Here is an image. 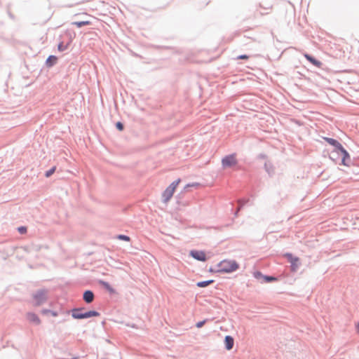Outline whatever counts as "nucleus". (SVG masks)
I'll use <instances>...</instances> for the list:
<instances>
[{
  "mask_svg": "<svg viewBox=\"0 0 359 359\" xmlns=\"http://www.w3.org/2000/svg\"><path fill=\"white\" fill-rule=\"evenodd\" d=\"M72 317L76 319L88 318L98 316L99 313L95 311L83 312L82 309H74L72 311Z\"/></svg>",
  "mask_w": 359,
  "mask_h": 359,
  "instance_id": "7ed1b4c3",
  "label": "nucleus"
},
{
  "mask_svg": "<svg viewBox=\"0 0 359 359\" xmlns=\"http://www.w3.org/2000/svg\"><path fill=\"white\" fill-rule=\"evenodd\" d=\"M290 258V262L294 266L295 263L299 261L298 258H292V255H288Z\"/></svg>",
  "mask_w": 359,
  "mask_h": 359,
  "instance_id": "aec40b11",
  "label": "nucleus"
},
{
  "mask_svg": "<svg viewBox=\"0 0 359 359\" xmlns=\"http://www.w3.org/2000/svg\"><path fill=\"white\" fill-rule=\"evenodd\" d=\"M191 255L196 259L199 261H205L206 255L203 251H191Z\"/></svg>",
  "mask_w": 359,
  "mask_h": 359,
  "instance_id": "423d86ee",
  "label": "nucleus"
},
{
  "mask_svg": "<svg viewBox=\"0 0 359 359\" xmlns=\"http://www.w3.org/2000/svg\"><path fill=\"white\" fill-rule=\"evenodd\" d=\"M265 279H266L267 281H272V280H276V278L272 277V276H266V277H265Z\"/></svg>",
  "mask_w": 359,
  "mask_h": 359,
  "instance_id": "393cba45",
  "label": "nucleus"
},
{
  "mask_svg": "<svg viewBox=\"0 0 359 359\" xmlns=\"http://www.w3.org/2000/svg\"><path fill=\"white\" fill-rule=\"evenodd\" d=\"M34 298L35 299L34 305L39 306L46 299V292L44 291H39L34 296Z\"/></svg>",
  "mask_w": 359,
  "mask_h": 359,
  "instance_id": "39448f33",
  "label": "nucleus"
},
{
  "mask_svg": "<svg viewBox=\"0 0 359 359\" xmlns=\"http://www.w3.org/2000/svg\"><path fill=\"white\" fill-rule=\"evenodd\" d=\"M69 43H70V42H69L67 44H64L63 42H60L57 46L58 50L62 52V51L67 50L69 46Z\"/></svg>",
  "mask_w": 359,
  "mask_h": 359,
  "instance_id": "dca6fc26",
  "label": "nucleus"
},
{
  "mask_svg": "<svg viewBox=\"0 0 359 359\" xmlns=\"http://www.w3.org/2000/svg\"><path fill=\"white\" fill-rule=\"evenodd\" d=\"M72 24L76 25L77 27L80 28L85 25H91V22L89 20H84V21L74 22Z\"/></svg>",
  "mask_w": 359,
  "mask_h": 359,
  "instance_id": "4468645a",
  "label": "nucleus"
},
{
  "mask_svg": "<svg viewBox=\"0 0 359 359\" xmlns=\"http://www.w3.org/2000/svg\"><path fill=\"white\" fill-rule=\"evenodd\" d=\"M213 280H206V281H201V282H198L197 283V286L199 287H207L208 285H210L211 283H213Z\"/></svg>",
  "mask_w": 359,
  "mask_h": 359,
  "instance_id": "2eb2a0df",
  "label": "nucleus"
},
{
  "mask_svg": "<svg viewBox=\"0 0 359 359\" xmlns=\"http://www.w3.org/2000/svg\"><path fill=\"white\" fill-rule=\"evenodd\" d=\"M18 231H19L20 233L23 234V233H26V231H27V229H26V227H25V226H21V227H19V228H18Z\"/></svg>",
  "mask_w": 359,
  "mask_h": 359,
  "instance_id": "412c9836",
  "label": "nucleus"
},
{
  "mask_svg": "<svg viewBox=\"0 0 359 359\" xmlns=\"http://www.w3.org/2000/svg\"><path fill=\"white\" fill-rule=\"evenodd\" d=\"M41 313L44 315L49 314V315H52L54 317L57 316V313L56 311H50L48 309H43V310H42Z\"/></svg>",
  "mask_w": 359,
  "mask_h": 359,
  "instance_id": "f3484780",
  "label": "nucleus"
},
{
  "mask_svg": "<svg viewBox=\"0 0 359 359\" xmlns=\"http://www.w3.org/2000/svg\"><path fill=\"white\" fill-rule=\"evenodd\" d=\"M116 238L119 240H123V241H125L127 242H129L130 241V237L128 236H125V235H118V236H117Z\"/></svg>",
  "mask_w": 359,
  "mask_h": 359,
  "instance_id": "a211bd4d",
  "label": "nucleus"
},
{
  "mask_svg": "<svg viewBox=\"0 0 359 359\" xmlns=\"http://www.w3.org/2000/svg\"><path fill=\"white\" fill-rule=\"evenodd\" d=\"M116 126L119 130H122L123 129V126L121 122L116 123Z\"/></svg>",
  "mask_w": 359,
  "mask_h": 359,
  "instance_id": "b1692460",
  "label": "nucleus"
},
{
  "mask_svg": "<svg viewBox=\"0 0 359 359\" xmlns=\"http://www.w3.org/2000/svg\"><path fill=\"white\" fill-rule=\"evenodd\" d=\"M304 56L306 58L307 60H309L311 63H312L314 66L317 67H320L322 65L321 62L319 60L315 59L313 57L311 56L310 55L305 53Z\"/></svg>",
  "mask_w": 359,
  "mask_h": 359,
  "instance_id": "9b49d317",
  "label": "nucleus"
},
{
  "mask_svg": "<svg viewBox=\"0 0 359 359\" xmlns=\"http://www.w3.org/2000/svg\"><path fill=\"white\" fill-rule=\"evenodd\" d=\"M217 267V270L213 271L211 269L210 271L219 273H231L236 271L239 265L234 260L224 259L218 264Z\"/></svg>",
  "mask_w": 359,
  "mask_h": 359,
  "instance_id": "f257e3e1",
  "label": "nucleus"
},
{
  "mask_svg": "<svg viewBox=\"0 0 359 359\" xmlns=\"http://www.w3.org/2000/svg\"><path fill=\"white\" fill-rule=\"evenodd\" d=\"M198 186V183H194V184H187V187H197Z\"/></svg>",
  "mask_w": 359,
  "mask_h": 359,
  "instance_id": "a878e982",
  "label": "nucleus"
},
{
  "mask_svg": "<svg viewBox=\"0 0 359 359\" xmlns=\"http://www.w3.org/2000/svg\"><path fill=\"white\" fill-rule=\"evenodd\" d=\"M238 163L236 155L235 154L226 156L222 160V164L223 168H231L235 166Z\"/></svg>",
  "mask_w": 359,
  "mask_h": 359,
  "instance_id": "20e7f679",
  "label": "nucleus"
},
{
  "mask_svg": "<svg viewBox=\"0 0 359 359\" xmlns=\"http://www.w3.org/2000/svg\"><path fill=\"white\" fill-rule=\"evenodd\" d=\"M224 344L225 347L228 351L232 349L234 344L233 338L231 336H226L224 339Z\"/></svg>",
  "mask_w": 359,
  "mask_h": 359,
  "instance_id": "1a4fd4ad",
  "label": "nucleus"
},
{
  "mask_svg": "<svg viewBox=\"0 0 359 359\" xmlns=\"http://www.w3.org/2000/svg\"><path fill=\"white\" fill-rule=\"evenodd\" d=\"M337 153L340 154L342 156L341 163L344 165H346V160L349 159V155L348 152L343 147L342 149H340Z\"/></svg>",
  "mask_w": 359,
  "mask_h": 359,
  "instance_id": "f8f14e48",
  "label": "nucleus"
},
{
  "mask_svg": "<svg viewBox=\"0 0 359 359\" xmlns=\"http://www.w3.org/2000/svg\"><path fill=\"white\" fill-rule=\"evenodd\" d=\"M26 316L27 319L32 323H34L36 325H39L41 323L39 318L34 313H28Z\"/></svg>",
  "mask_w": 359,
  "mask_h": 359,
  "instance_id": "0eeeda50",
  "label": "nucleus"
},
{
  "mask_svg": "<svg viewBox=\"0 0 359 359\" xmlns=\"http://www.w3.org/2000/svg\"><path fill=\"white\" fill-rule=\"evenodd\" d=\"M55 171V167L52 168L50 170L46 172V177H48L52 175Z\"/></svg>",
  "mask_w": 359,
  "mask_h": 359,
  "instance_id": "6ab92c4d",
  "label": "nucleus"
},
{
  "mask_svg": "<svg viewBox=\"0 0 359 359\" xmlns=\"http://www.w3.org/2000/svg\"><path fill=\"white\" fill-rule=\"evenodd\" d=\"M57 57L54 56V55H50L48 57L47 60H46V65L48 66V67H51L53 66L54 64L56 63L57 62Z\"/></svg>",
  "mask_w": 359,
  "mask_h": 359,
  "instance_id": "ddd939ff",
  "label": "nucleus"
},
{
  "mask_svg": "<svg viewBox=\"0 0 359 359\" xmlns=\"http://www.w3.org/2000/svg\"><path fill=\"white\" fill-rule=\"evenodd\" d=\"M249 57L247 55H241L238 56L237 59L238 60H247Z\"/></svg>",
  "mask_w": 359,
  "mask_h": 359,
  "instance_id": "5701e85b",
  "label": "nucleus"
},
{
  "mask_svg": "<svg viewBox=\"0 0 359 359\" xmlns=\"http://www.w3.org/2000/svg\"><path fill=\"white\" fill-rule=\"evenodd\" d=\"M325 140L331 145L335 147L336 151L338 152L340 149H342V145L336 140L332 138L326 137Z\"/></svg>",
  "mask_w": 359,
  "mask_h": 359,
  "instance_id": "6e6552de",
  "label": "nucleus"
},
{
  "mask_svg": "<svg viewBox=\"0 0 359 359\" xmlns=\"http://www.w3.org/2000/svg\"><path fill=\"white\" fill-rule=\"evenodd\" d=\"M181 180L177 179L172 182L162 193V200L163 203H167L172 197L177 186L180 183Z\"/></svg>",
  "mask_w": 359,
  "mask_h": 359,
  "instance_id": "f03ea898",
  "label": "nucleus"
},
{
  "mask_svg": "<svg viewBox=\"0 0 359 359\" xmlns=\"http://www.w3.org/2000/svg\"><path fill=\"white\" fill-rule=\"evenodd\" d=\"M83 300L88 303H91L94 299V294L90 290H87L83 293Z\"/></svg>",
  "mask_w": 359,
  "mask_h": 359,
  "instance_id": "9d476101",
  "label": "nucleus"
},
{
  "mask_svg": "<svg viewBox=\"0 0 359 359\" xmlns=\"http://www.w3.org/2000/svg\"><path fill=\"white\" fill-rule=\"evenodd\" d=\"M205 323V320H203V321L198 322L196 325L198 328H201L204 325Z\"/></svg>",
  "mask_w": 359,
  "mask_h": 359,
  "instance_id": "4be33fe9",
  "label": "nucleus"
},
{
  "mask_svg": "<svg viewBox=\"0 0 359 359\" xmlns=\"http://www.w3.org/2000/svg\"><path fill=\"white\" fill-rule=\"evenodd\" d=\"M356 329H357L358 332H359V323L356 325Z\"/></svg>",
  "mask_w": 359,
  "mask_h": 359,
  "instance_id": "bb28decb",
  "label": "nucleus"
}]
</instances>
